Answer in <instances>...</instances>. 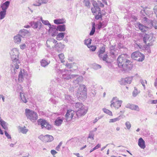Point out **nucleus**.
Instances as JSON below:
<instances>
[{
  "mask_svg": "<svg viewBox=\"0 0 157 157\" xmlns=\"http://www.w3.org/2000/svg\"><path fill=\"white\" fill-rule=\"evenodd\" d=\"M118 66L120 68L125 72H128L132 68V62L129 60L127 55L122 54L119 56L117 59Z\"/></svg>",
  "mask_w": 157,
  "mask_h": 157,
  "instance_id": "1",
  "label": "nucleus"
},
{
  "mask_svg": "<svg viewBox=\"0 0 157 157\" xmlns=\"http://www.w3.org/2000/svg\"><path fill=\"white\" fill-rule=\"evenodd\" d=\"M11 58L13 63L11 64V70H13L14 73L16 72V69L19 68L20 61L18 59L19 52L18 50L16 48L13 49L10 52Z\"/></svg>",
  "mask_w": 157,
  "mask_h": 157,
  "instance_id": "2",
  "label": "nucleus"
},
{
  "mask_svg": "<svg viewBox=\"0 0 157 157\" xmlns=\"http://www.w3.org/2000/svg\"><path fill=\"white\" fill-rule=\"evenodd\" d=\"M75 107L76 115L77 117H79L84 115L86 113L87 111L85 109V106L81 103L78 102L75 104Z\"/></svg>",
  "mask_w": 157,
  "mask_h": 157,
  "instance_id": "3",
  "label": "nucleus"
},
{
  "mask_svg": "<svg viewBox=\"0 0 157 157\" xmlns=\"http://www.w3.org/2000/svg\"><path fill=\"white\" fill-rule=\"evenodd\" d=\"M86 91L87 89L85 85H79L76 93V95L79 100L84 99L86 98Z\"/></svg>",
  "mask_w": 157,
  "mask_h": 157,
  "instance_id": "4",
  "label": "nucleus"
},
{
  "mask_svg": "<svg viewBox=\"0 0 157 157\" xmlns=\"http://www.w3.org/2000/svg\"><path fill=\"white\" fill-rule=\"evenodd\" d=\"M25 113L27 118L33 122H35L38 118L37 114L33 111L26 109H25Z\"/></svg>",
  "mask_w": 157,
  "mask_h": 157,
  "instance_id": "5",
  "label": "nucleus"
},
{
  "mask_svg": "<svg viewBox=\"0 0 157 157\" xmlns=\"http://www.w3.org/2000/svg\"><path fill=\"white\" fill-rule=\"evenodd\" d=\"M57 72L60 74L61 73L62 74V78L65 80H68L71 78L78 76L77 75H71L70 72L68 70L66 69L59 70V71Z\"/></svg>",
  "mask_w": 157,
  "mask_h": 157,
  "instance_id": "6",
  "label": "nucleus"
},
{
  "mask_svg": "<svg viewBox=\"0 0 157 157\" xmlns=\"http://www.w3.org/2000/svg\"><path fill=\"white\" fill-rule=\"evenodd\" d=\"M105 45H103L102 47H100V49L98 52V56L100 59L103 61H105L108 63L107 58L108 56L106 54H105Z\"/></svg>",
  "mask_w": 157,
  "mask_h": 157,
  "instance_id": "7",
  "label": "nucleus"
},
{
  "mask_svg": "<svg viewBox=\"0 0 157 157\" xmlns=\"http://www.w3.org/2000/svg\"><path fill=\"white\" fill-rule=\"evenodd\" d=\"M111 107H114L115 108L118 109L121 107L122 101L118 100L117 97L113 98L111 101Z\"/></svg>",
  "mask_w": 157,
  "mask_h": 157,
  "instance_id": "8",
  "label": "nucleus"
},
{
  "mask_svg": "<svg viewBox=\"0 0 157 157\" xmlns=\"http://www.w3.org/2000/svg\"><path fill=\"white\" fill-rule=\"evenodd\" d=\"M65 117L67 121H69L71 119H75L77 117L76 112L72 110H68L65 115Z\"/></svg>",
  "mask_w": 157,
  "mask_h": 157,
  "instance_id": "9",
  "label": "nucleus"
},
{
  "mask_svg": "<svg viewBox=\"0 0 157 157\" xmlns=\"http://www.w3.org/2000/svg\"><path fill=\"white\" fill-rule=\"evenodd\" d=\"M38 124L39 125H40L42 128L43 127H45L48 130H50L51 128V125L47 121L43 119H40L37 121Z\"/></svg>",
  "mask_w": 157,
  "mask_h": 157,
  "instance_id": "10",
  "label": "nucleus"
},
{
  "mask_svg": "<svg viewBox=\"0 0 157 157\" xmlns=\"http://www.w3.org/2000/svg\"><path fill=\"white\" fill-rule=\"evenodd\" d=\"M153 36V35L152 34H146L143 38V40L146 44H147L150 45L149 42L151 43L154 41V40H152Z\"/></svg>",
  "mask_w": 157,
  "mask_h": 157,
  "instance_id": "11",
  "label": "nucleus"
},
{
  "mask_svg": "<svg viewBox=\"0 0 157 157\" xmlns=\"http://www.w3.org/2000/svg\"><path fill=\"white\" fill-rule=\"evenodd\" d=\"M132 79V77H127L125 78H122L119 81V82L121 85H126L128 84H130Z\"/></svg>",
  "mask_w": 157,
  "mask_h": 157,
  "instance_id": "12",
  "label": "nucleus"
},
{
  "mask_svg": "<svg viewBox=\"0 0 157 157\" xmlns=\"http://www.w3.org/2000/svg\"><path fill=\"white\" fill-rule=\"evenodd\" d=\"M41 140L45 142H50L52 141L53 139V137L51 135H47L44 136H40Z\"/></svg>",
  "mask_w": 157,
  "mask_h": 157,
  "instance_id": "13",
  "label": "nucleus"
},
{
  "mask_svg": "<svg viewBox=\"0 0 157 157\" xmlns=\"http://www.w3.org/2000/svg\"><path fill=\"white\" fill-rule=\"evenodd\" d=\"M31 26L34 29H36L38 28L40 29L43 25L42 24L40 21L36 22L33 21L30 23Z\"/></svg>",
  "mask_w": 157,
  "mask_h": 157,
  "instance_id": "14",
  "label": "nucleus"
},
{
  "mask_svg": "<svg viewBox=\"0 0 157 157\" xmlns=\"http://www.w3.org/2000/svg\"><path fill=\"white\" fill-rule=\"evenodd\" d=\"M27 73L24 70H21L18 75V80L19 82H22L24 78L27 77Z\"/></svg>",
  "mask_w": 157,
  "mask_h": 157,
  "instance_id": "15",
  "label": "nucleus"
},
{
  "mask_svg": "<svg viewBox=\"0 0 157 157\" xmlns=\"http://www.w3.org/2000/svg\"><path fill=\"white\" fill-rule=\"evenodd\" d=\"M92 4L94 7L91 8V10L93 13H95L96 12L100 11V9L98 7V5L97 4L96 2L93 1Z\"/></svg>",
  "mask_w": 157,
  "mask_h": 157,
  "instance_id": "16",
  "label": "nucleus"
},
{
  "mask_svg": "<svg viewBox=\"0 0 157 157\" xmlns=\"http://www.w3.org/2000/svg\"><path fill=\"white\" fill-rule=\"evenodd\" d=\"M110 55L113 58H115L117 55V53L113 46H112L110 48Z\"/></svg>",
  "mask_w": 157,
  "mask_h": 157,
  "instance_id": "17",
  "label": "nucleus"
},
{
  "mask_svg": "<svg viewBox=\"0 0 157 157\" xmlns=\"http://www.w3.org/2000/svg\"><path fill=\"white\" fill-rule=\"evenodd\" d=\"M64 45L61 43H59L56 44L55 46V49L58 52H61L64 48Z\"/></svg>",
  "mask_w": 157,
  "mask_h": 157,
  "instance_id": "18",
  "label": "nucleus"
},
{
  "mask_svg": "<svg viewBox=\"0 0 157 157\" xmlns=\"http://www.w3.org/2000/svg\"><path fill=\"white\" fill-rule=\"evenodd\" d=\"M29 33L28 30L24 29L21 30L19 32V34L22 37H25L26 36L28 35Z\"/></svg>",
  "mask_w": 157,
  "mask_h": 157,
  "instance_id": "19",
  "label": "nucleus"
},
{
  "mask_svg": "<svg viewBox=\"0 0 157 157\" xmlns=\"http://www.w3.org/2000/svg\"><path fill=\"white\" fill-rule=\"evenodd\" d=\"M136 27H138L142 32L146 31L147 29V28L146 27V26H144L140 22L137 23L136 25Z\"/></svg>",
  "mask_w": 157,
  "mask_h": 157,
  "instance_id": "20",
  "label": "nucleus"
},
{
  "mask_svg": "<svg viewBox=\"0 0 157 157\" xmlns=\"http://www.w3.org/2000/svg\"><path fill=\"white\" fill-rule=\"evenodd\" d=\"M83 80V78L82 76L78 77L76 79L73 81V83L75 87L78 86L79 85V83L82 82Z\"/></svg>",
  "mask_w": 157,
  "mask_h": 157,
  "instance_id": "21",
  "label": "nucleus"
},
{
  "mask_svg": "<svg viewBox=\"0 0 157 157\" xmlns=\"http://www.w3.org/2000/svg\"><path fill=\"white\" fill-rule=\"evenodd\" d=\"M138 145L142 149H144L145 148V141L141 137L139 139Z\"/></svg>",
  "mask_w": 157,
  "mask_h": 157,
  "instance_id": "22",
  "label": "nucleus"
},
{
  "mask_svg": "<svg viewBox=\"0 0 157 157\" xmlns=\"http://www.w3.org/2000/svg\"><path fill=\"white\" fill-rule=\"evenodd\" d=\"M50 31H51L52 33V36H54L57 33L58 29H56L54 25H52L51 27H49Z\"/></svg>",
  "mask_w": 157,
  "mask_h": 157,
  "instance_id": "23",
  "label": "nucleus"
},
{
  "mask_svg": "<svg viewBox=\"0 0 157 157\" xmlns=\"http://www.w3.org/2000/svg\"><path fill=\"white\" fill-rule=\"evenodd\" d=\"M10 2L9 1H6L1 6V8L2 10L6 11V10L7 9L10 5Z\"/></svg>",
  "mask_w": 157,
  "mask_h": 157,
  "instance_id": "24",
  "label": "nucleus"
},
{
  "mask_svg": "<svg viewBox=\"0 0 157 157\" xmlns=\"http://www.w3.org/2000/svg\"><path fill=\"white\" fill-rule=\"evenodd\" d=\"M141 53L138 51L135 52L132 54L131 57L133 59L136 60V59H138V57L140 55H141Z\"/></svg>",
  "mask_w": 157,
  "mask_h": 157,
  "instance_id": "25",
  "label": "nucleus"
},
{
  "mask_svg": "<svg viewBox=\"0 0 157 157\" xmlns=\"http://www.w3.org/2000/svg\"><path fill=\"white\" fill-rule=\"evenodd\" d=\"M0 124L2 127L5 130L8 129L7 124L6 122L3 120L0 117Z\"/></svg>",
  "mask_w": 157,
  "mask_h": 157,
  "instance_id": "26",
  "label": "nucleus"
},
{
  "mask_svg": "<svg viewBox=\"0 0 157 157\" xmlns=\"http://www.w3.org/2000/svg\"><path fill=\"white\" fill-rule=\"evenodd\" d=\"M14 39L15 43L18 44L20 43L21 41V37L19 34L14 36Z\"/></svg>",
  "mask_w": 157,
  "mask_h": 157,
  "instance_id": "27",
  "label": "nucleus"
},
{
  "mask_svg": "<svg viewBox=\"0 0 157 157\" xmlns=\"http://www.w3.org/2000/svg\"><path fill=\"white\" fill-rule=\"evenodd\" d=\"M63 119L61 118H57L55 121V124L57 126H60L62 123Z\"/></svg>",
  "mask_w": 157,
  "mask_h": 157,
  "instance_id": "28",
  "label": "nucleus"
},
{
  "mask_svg": "<svg viewBox=\"0 0 157 157\" xmlns=\"http://www.w3.org/2000/svg\"><path fill=\"white\" fill-rule=\"evenodd\" d=\"M121 116L120 115L119 116L116 118L110 119L109 121V123H114L117 121H119L121 119Z\"/></svg>",
  "mask_w": 157,
  "mask_h": 157,
  "instance_id": "29",
  "label": "nucleus"
},
{
  "mask_svg": "<svg viewBox=\"0 0 157 157\" xmlns=\"http://www.w3.org/2000/svg\"><path fill=\"white\" fill-rule=\"evenodd\" d=\"M57 29L59 31H64L65 30V25H59L57 27Z\"/></svg>",
  "mask_w": 157,
  "mask_h": 157,
  "instance_id": "30",
  "label": "nucleus"
},
{
  "mask_svg": "<svg viewBox=\"0 0 157 157\" xmlns=\"http://www.w3.org/2000/svg\"><path fill=\"white\" fill-rule=\"evenodd\" d=\"M54 23L56 24H62L65 22V21L63 19H55L54 21Z\"/></svg>",
  "mask_w": 157,
  "mask_h": 157,
  "instance_id": "31",
  "label": "nucleus"
},
{
  "mask_svg": "<svg viewBox=\"0 0 157 157\" xmlns=\"http://www.w3.org/2000/svg\"><path fill=\"white\" fill-rule=\"evenodd\" d=\"M65 34V33H59L57 36L56 39L57 40H60L64 37Z\"/></svg>",
  "mask_w": 157,
  "mask_h": 157,
  "instance_id": "32",
  "label": "nucleus"
},
{
  "mask_svg": "<svg viewBox=\"0 0 157 157\" xmlns=\"http://www.w3.org/2000/svg\"><path fill=\"white\" fill-rule=\"evenodd\" d=\"M20 97L21 100L23 102L26 103L27 102L26 97H25L24 94L22 93H20Z\"/></svg>",
  "mask_w": 157,
  "mask_h": 157,
  "instance_id": "33",
  "label": "nucleus"
},
{
  "mask_svg": "<svg viewBox=\"0 0 157 157\" xmlns=\"http://www.w3.org/2000/svg\"><path fill=\"white\" fill-rule=\"evenodd\" d=\"M38 5L34 4V5L39 6L42 4H46L48 2V0H38Z\"/></svg>",
  "mask_w": 157,
  "mask_h": 157,
  "instance_id": "34",
  "label": "nucleus"
},
{
  "mask_svg": "<svg viewBox=\"0 0 157 157\" xmlns=\"http://www.w3.org/2000/svg\"><path fill=\"white\" fill-rule=\"evenodd\" d=\"M41 66L43 67H45L47 65H48L49 63V62H48L46 60L44 59H42L41 62Z\"/></svg>",
  "mask_w": 157,
  "mask_h": 157,
  "instance_id": "35",
  "label": "nucleus"
},
{
  "mask_svg": "<svg viewBox=\"0 0 157 157\" xmlns=\"http://www.w3.org/2000/svg\"><path fill=\"white\" fill-rule=\"evenodd\" d=\"M138 59H136V60L138 61H142L144 59V55L141 53V55L139 56L138 57Z\"/></svg>",
  "mask_w": 157,
  "mask_h": 157,
  "instance_id": "36",
  "label": "nucleus"
},
{
  "mask_svg": "<svg viewBox=\"0 0 157 157\" xmlns=\"http://www.w3.org/2000/svg\"><path fill=\"white\" fill-rule=\"evenodd\" d=\"M92 40L90 39H88L86 40H85L84 41V44L85 45H86L88 47H89L90 44H91V42Z\"/></svg>",
  "mask_w": 157,
  "mask_h": 157,
  "instance_id": "37",
  "label": "nucleus"
},
{
  "mask_svg": "<svg viewBox=\"0 0 157 157\" xmlns=\"http://www.w3.org/2000/svg\"><path fill=\"white\" fill-rule=\"evenodd\" d=\"M6 14V11H1L0 12V19H3Z\"/></svg>",
  "mask_w": 157,
  "mask_h": 157,
  "instance_id": "38",
  "label": "nucleus"
},
{
  "mask_svg": "<svg viewBox=\"0 0 157 157\" xmlns=\"http://www.w3.org/2000/svg\"><path fill=\"white\" fill-rule=\"evenodd\" d=\"M20 131L23 134H26L28 131V129L25 128V127H21L20 128Z\"/></svg>",
  "mask_w": 157,
  "mask_h": 157,
  "instance_id": "39",
  "label": "nucleus"
},
{
  "mask_svg": "<svg viewBox=\"0 0 157 157\" xmlns=\"http://www.w3.org/2000/svg\"><path fill=\"white\" fill-rule=\"evenodd\" d=\"M40 19L41 20V21L42 22V23L45 25H49L51 27V25L50 24V23H49L48 21L47 20H44L42 19V17H40Z\"/></svg>",
  "mask_w": 157,
  "mask_h": 157,
  "instance_id": "40",
  "label": "nucleus"
},
{
  "mask_svg": "<svg viewBox=\"0 0 157 157\" xmlns=\"http://www.w3.org/2000/svg\"><path fill=\"white\" fill-rule=\"evenodd\" d=\"M83 2L84 5L90 8V0H84Z\"/></svg>",
  "mask_w": 157,
  "mask_h": 157,
  "instance_id": "41",
  "label": "nucleus"
},
{
  "mask_svg": "<svg viewBox=\"0 0 157 157\" xmlns=\"http://www.w3.org/2000/svg\"><path fill=\"white\" fill-rule=\"evenodd\" d=\"M139 93L140 91L138 90L137 88L136 87H134V90L132 93L133 96L136 97Z\"/></svg>",
  "mask_w": 157,
  "mask_h": 157,
  "instance_id": "42",
  "label": "nucleus"
},
{
  "mask_svg": "<svg viewBox=\"0 0 157 157\" xmlns=\"http://www.w3.org/2000/svg\"><path fill=\"white\" fill-rule=\"evenodd\" d=\"M94 134L93 133V131H90V133L89 135V136L88 137V140L89 138L91 139L92 140H93L94 139Z\"/></svg>",
  "mask_w": 157,
  "mask_h": 157,
  "instance_id": "43",
  "label": "nucleus"
},
{
  "mask_svg": "<svg viewBox=\"0 0 157 157\" xmlns=\"http://www.w3.org/2000/svg\"><path fill=\"white\" fill-rule=\"evenodd\" d=\"M103 110L104 112L106 113V114H108L110 116L112 115V112L110 110L105 108L103 109Z\"/></svg>",
  "mask_w": 157,
  "mask_h": 157,
  "instance_id": "44",
  "label": "nucleus"
},
{
  "mask_svg": "<svg viewBox=\"0 0 157 157\" xmlns=\"http://www.w3.org/2000/svg\"><path fill=\"white\" fill-rule=\"evenodd\" d=\"M59 59H60L61 62L63 63L64 62V56L63 54L61 53L59 54L58 55Z\"/></svg>",
  "mask_w": 157,
  "mask_h": 157,
  "instance_id": "45",
  "label": "nucleus"
},
{
  "mask_svg": "<svg viewBox=\"0 0 157 157\" xmlns=\"http://www.w3.org/2000/svg\"><path fill=\"white\" fill-rule=\"evenodd\" d=\"M140 82H141L142 85L144 87V89H145V83L147 84V81L145 80H144L142 79H141L140 80Z\"/></svg>",
  "mask_w": 157,
  "mask_h": 157,
  "instance_id": "46",
  "label": "nucleus"
},
{
  "mask_svg": "<svg viewBox=\"0 0 157 157\" xmlns=\"http://www.w3.org/2000/svg\"><path fill=\"white\" fill-rule=\"evenodd\" d=\"M95 32V26L94 25H93L92 29L90 33V36L93 35Z\"/></svg>",
  "mask_w": 157,
  "mask_h": 157,
  "instance_id": "47",
  "label": "nucleus"
},
{
  "mask_svg": "<svg viewBox=\"0 0 157 157\" xmlns=\"http://www.w3.org/2000/svg\"><path fill=\"white\" fill-rule=\"evenodd\" d=\"M125 125L128 129H129L131 127V124L129 121H127L125 123Z\"/></svg>",
  "mask_w": 157,
  "mask_h": 157,
  "instance_id": "48",
  "label": "nucleus"
},
{
  "mask_svg": "<svg viewBox=\"0 0 157 157\" xmlns=\"http://www.w3.org/2000/svg\"><path fill=\"white\" fill-rule=\"evenodd\" d=\"M72 97L69 95H65V99L66 100L68 101V102L70 101L71 100Z\"/></svg>",
  "mask_w": 157,
  "mask_h": 157,
  "instance_id": "49",
  "label": "nucleus"
},
{
  "mask_svg": "<svg viewBox=\"0 0 157 157\" xmlns=\"http://www.w3.org/2000/svg\"><path fill=\"white\" fill-rule=\"evenodd\" d=\"M98 12V14L95 16V19L97 20H98L101 17V15L100 11H99Z\"/></svg>",
  "mask_w": 157,
  "mask_h": 157,
  "instance_id": "50",
  "label": "nucleus"
},
{
  "mask_svg": "<svg viewBox=\"0 0 157 157\" xmlns=\"http://www.w3.org/2000/svg\"><path fill=\"white\" fill-rule=\"evenodd\" d=\"M134 104H128L126 106V107L132 110L133 109Z\"/></svg>",
  "mask_w": 157,
  "mask_h": 157,
  "instance_id": "51",
  "label": "nucleus"
},
{
  "mask_svg": "<svg viewBox=\"0 0 157 157\" xmlns=\"http://www.w3.org/2000/svg\"><path fill=\"white\" fill-rule=\"evenodd\" d=\"M140 13L143 16L142 17H146L147 15V14L146 13L145 10H141V11Z\"/></svg>",
  "mask_w": 157,
  "mask_h": 157,
  "instance_id": "52",
  "label": "nucleus"
},
{
  "mask_svg": "<svg viewBox=\"0 0 157 157\" xmlns=\"http://www.w3.org/2000/svg\"><path fill=\"white\" fill-rule=\"evenodd\" d=\"M89 48H90V50L93 52L95 51L97 48L95 46H89Z\"/></svg>",
  "mask_w": 157,
  "mask_h": 157,
  "instance_id": "53",
  "label": "nucleus"
},
{
  "mask_svg": "<svg viewBox=\"0 0 157 157\" xmlns=\"http://www.w3.org/2000/svg\"><path fill=\"white\" fill-rule=\"evenodd\" d=\"M4 132H5V136H6L7 137V138L8 139H11V136L8 133V132H7L6 131H5Z\"/></svg>",
  "mask_w": 157,
  "mask_h": 157,
  "instance_id": "54",
  "label": "nucleus"
},
{
  "mask_svg": "<svg viewBox=\"0 0 157 157\" xmlns=\"http://www.w3.org/2000/svg\"><path fill=\"white\" fill-rule=\"evenodd\" d=\"M101 66L100 65L98 64H95L94 65V68L95 69H100L101 68Z\"/></svg>",
  "mask_w": 157,
  "mask_h": 157,
  "instance_id": "55",
  "label": "nucleus"
},
{
  "mask_svg": "<svg viewBox=\"0 0 157 157\" xmlns=\"http://www.w3.org/2000/svg\"><path fill=\"white\" fill-rule=\"evenodd\" d=\"M133 110H136L137 111H140L138 105H134L133 106Z\"/></svg>",
  "mask_w": 157,
  "mask_h": 157,
  "instance_id": "56",
  "label": "nucleus"
},
{
  "mask_svg": "<svg viewBox=\"0 0 157 157\" xmlns=\"http://www.w3.org/2000/svg\"><path fill=\"white\" fill-rule=\"evenodd\" d=\"M154 12L157 17V5L155 6L153 9Z\"/></svg>",
  "mask_w": 157,
  "mask_h": 157,
  "instance_id": "57",
  "label": "nucleus"
},
{
  "mask_svg": "<svg viewBox=\"0 0 157 157\" xmlns=\"http://www.w3.org/2000/svg\"><path fill=\"white\" fill-rule=\"evenodd\" d=\"M51 153L52 155H54L56 154L57 153V152L55 150H52L51 151Z\"/></svg>",
  "mask_w": 157,
  "mask_h": 157,
  "instance_id": "58",
  "label": "nucleus"
},
{
  "mask_svg": "<svg viewBox=\"0 0 157 157\" xmlns=\"http://www.w3.org/2000/svg\"><path fill=\"white\" fill-rule=\"evenodd\" d=\"M97 4L98 5V7L99 6L101 7H103L104 6V4H103L101 2L98 1V3H97Z\"/></svg>",
  "mask_w": 157,
  "mask_h": 157,
  "instance_id": "59",
  "label": "nucleus"
},
{
  "mask_svg": "<svg viewBox=\"0 0 157 157\" xmlns=\"http://www.w3.org/2000/svg\"><path fill=\"white\" fill-rule=\"evenodd\" d=\"M143 17L144 18L143 19L142 21L144 23H145L147 21V19L146 17Z\"/></svg>",
  "mask_w": 157,
  "mask_h": 157,
  "instance_id": "60",
  "label": "nucleus"
},
{
  "mask_svg": "<svg viewBox=\"0 0 157 157\" xmlns=\"http://www.w3.org/2000/svg\"><path fill=\"white\" fill-rule=\"evenodd\" d=\"M101 144H98L95 147H94V149L95 150H96V149H97L98 148H100L101 147Z\"/></svg>",
  "mask_w": 157,
  "mask_h": 157,
  "instance_id": "61",
  "label": "nucleus"
},
{
  "mask_svg": "<svg viewBox=\"0 0 157 157\" xmlns=\"http://www.w3.org/2000/svg\"><path fill=\"white\" fill-rule=\"evenodd\" d=\"M20 47L21 49H23L25 48L26 47V45L25 44H23L20 45Z\"/></svg>",
  "mask_w": 157,
  "mask_h": 157,
  "instance_id": "62",
  "label": "nucleus"
},
{
  "mask_svg": "<svg viewBox=\"0 0 157 157\" xmlns=\"http://www.w3.org/2000/svg\"><path fill=\"white\" fill-rule=\"evenodd\" d=\"M132 18L133 19L134 21H136V20L137 19L136 17L134 16H132Z\"/></svg>",
  "mask_w": 157,
  "mask_h": 157,
  "instance_id": "63",
  "label": "nucleus"
},
{
  "mask_svg": "<svg viewBox=\"0 0 157 157\" xmlns=\"http://www.w3.org/2000/svg\"><path fill=\"white\" fill-rule=\"evenodd\" d=\"M151 103L152 104H156L157 103V100H152L151 101Z\"/></svg>",
  "mask_w": 157,
  "mask_h": 157,
  "instance_id": "64",
  "label": "nucleus"
}]
</instances>
